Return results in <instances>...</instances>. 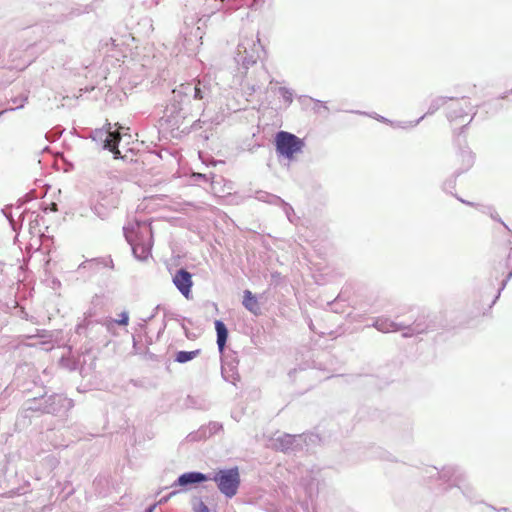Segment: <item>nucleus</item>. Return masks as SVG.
<instances>
[{"mask_svg": "<svg viewBox=\"0 0 512 512\" xmlns=\"http://www.w3.org/2000/svg\"><path fill=\"white\" fill-rule=\"evenodd\" d=\"M126 238L130 242L136 258L144 261L151 256L153 229L150 223H137L136 230L128 231Z\"/></svg>", "mask_w": 512, "mask_h": 512, "instance_id": "1", "label": "nucleus"}, {"mask_svg": "<svg viewBox=\"0 0 512 512\" xmlns=\"http://www.w3.org/2000/svg\"><path fill=\"white\" fill-rule=\"evenodd\" d=\"M443 105L451 122L465 124L472 119L473 106L466 98L443 101Z\"/></svg>", "mask_w": 512, "mask_h": 512, "instance_id": "2", "label": "nucleus"}, {"mask_svg": "<svg viewBox=\"0 0 512 512\" xmlns=\"http://www.w3.org/2000/svg\"><path fill=\"white\" fill-rule=\"evenodd\" d=\"M213 480L220 492L226 497L232 498L237 494L240 485V475L237 467L219 470L215 473Z\"/></svg>", "mask_w": 512, "mask_h": 512, "instance_id": "3", "label": "nucleus"}, {"mask_svg": "<svg viewBox=\"0 0 512 512\" xmlns=\"http://www.w3.org/2000/svg\"><path fill=\"white\" fill-rule=\"evenodd\" d=\"M275 144L277 152L290 160L304 147L302 139L286 131H280L276 134Z\"/></svg>", "mask_w": 512, "mask_h": 512, "instance_id": "4", "label": "nucleus"}, {"mask_svg": "<svg viewBox=\"0 0 512 512\" xmlns=\"http://www.w3.org/2000/svg\"><path fill=\"white\" fill-rule=\"evenodd\" d=\"M173 283L186 299H190L193 286L191 273L185 269L178 270L173 277Z\"/></svg>", "mask_w": 512, "mask_h": 512, "instance_id": "5", "label": "nucleus"}, {"mask_svg": "<svg viewBox=\"0 0 512 512\" xmlns=\"http://www.w3.org/2000/svg\"><path fill=\"white\" fill-rule=\"evenodd\" d=\"M242 304L252 314L256 316L261 314L260 303L257 297L250 290L244 291Z\"/></svg>", "mask_w": 512, "mask_h": 512, "instance_id": "6", "label": "nucleus"}, {"mask_svg": "<svg viewBox=\"0 0 512 512\" xmlns=\"http://www.w3.org/2000/svg\"><path fill=\"white\" fill-rule=\"evenodd\" d=\"M208 480V477L200 472L184 473L178 478V484L185 486L188 484L203 482Z\"/></svg>", "mask_w": 512, "mask_h": 512, "instance_id": "7", "label": "nucleus"}, {"mask_svg": "<svg viewBox=\"0 0 512 512\" xmlns=\"http://www.w3.org/2000/svg\"><path fill=\"white\" fill-rule=\"evenodd\" d=\"M120 139L121 136L119 132H110L105 140V147L114 154L115 158L121 157L118 149Z\"/></svg>", "mask_w": 512, "mask_h": 512, "instance_id": "8", "label": "nucleus"}, {"mask_svg": "<svg viewBox=\"0 0 512 512\" xmlns=\"http://www.w3.org/2000/svg\"><path fill=\"white\" fill-rule=\"evenodd\" d=\"M215 329L217 332V344L220 352H222L227 341L228 331L225 324L220 320L215 321Z\"/></svg>", "mask_w": 512, "mask_h": 512, "instance_id": "9", "label": "nucleus"}, {"mask_svg": "<svg viewBox=\"0 0 512 512\" xmlns=\"http://www.w3.org/2000/svg\"><path fill=\"white\" fill-rule=\"evenodd\" d=\"M375 327L382 332H392V331H398L402 329V326L398 325L397 323H394L392 321H389L388 319H378L375 322Z\"/></svg>", "mask_w": 512, "mask_h": 512, "instance_id": "10", "label": "nucleus"}, {"mask_svg": "<svg viewBox=\"0 0 512 512\" xmlns=\"http://www.w3.org/2000/svg\"><path fill=\"white\" fill-rule=\"evenodd\" d=\"M200 354V350L194 351H179L176 354V361L179 363H185L197 357Z\"/></svg>", "mask_w": 512, "mask_h": 512, "instance_id": "11", "label": "nucleus"}, {"mask_svg": "<svg viewBox=\"0 0 512 512\" xmlns=\"http://www.w3.org/2000/svg\"><path fill=\"white\" fill-rule=\"evenodd\" d=\"M115 322L118 325H127L128 322H129V315H128V313L127 312H122L121 315H120V319L115 320Z\"/></svg>", "mask_w": 512, "mask_h": 512, "instance_id": "12", "label": "nucleus"}, {"mask_svg": "<svg viewBox=\"0 0 512 512\" xmlns=\"http://www.w3.org/2000/svg\"><path fill=\"white\" fill-rule=\"evenodd\" d=\"M199 84H200V81L198 80L197 85L194 88V98L197 100L203 99V95H202L201 89L199 87Z\"/></svg>", "mask_w": 512, "mask_h": 512, "instance_id": "13", "label": "nucleus"}, {"mask_svg": "<svg viewBox=\"0 0 512 512\" xmlns=\"http://www.w3.org/2000/svg\"><path fill=\"white\" fill-rule=\"evenodd\" d=\"M196 512H209V509L203 502H200L196 509Z\"/></svg>", "mask_w": 512, "mask_h": 512, "instance_id": "14", "label": "nucleus"}, {"mask_svg": "<svg viewBox=\"0 0 512 512\" xmlns=\"http://www.w3.org/2000/svg\"><path fill=\"white\" fill-rule=\"evenodd\" d=\"M425 329H419L418 332L421 333V332H424Z\"/></svg>", "mask_w": 512, "mask_h": 512, "instance_id": "15", "label": "nucleus"}]
</instances>
